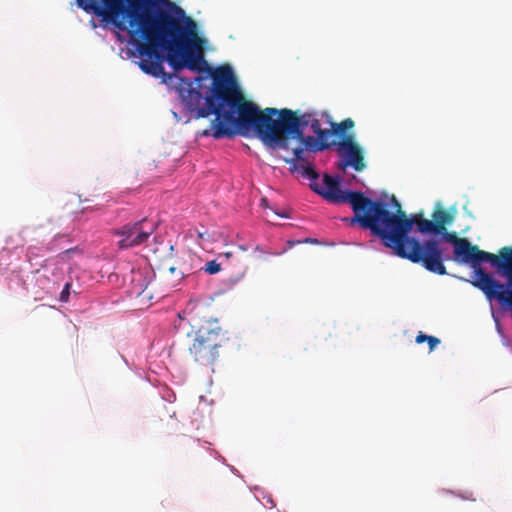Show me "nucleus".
I'll list each match as a JSON object with an SVG mask.
<instances>
[{
	"label": "nucleus",
	"mask_w": 512,
	"mask_h": 512,
	"mask_svg": "<svg viewBox=\"0 0 512 512\" xmlns=\"http://www.w3.org/2000/svg\"><path fill=\"white\" fill-rule=\"evenodd\" d=\"M98 209H99L98 207H91V206L83 207L82 213L91 212V211L98 210Z\"/></svg>",
	"instance_id": "obj_20"
},
{
	"label": "nucleus",
	"mask_w": 512,
	"mask_h": 512,
	"mask_svg": "<svg viewBox=\"0 0 512 512\" xmlns=\"http://www.w3.org/2000/svg\"><path fill=\"white\" fill-rule=\"evenodd\" d=\"M70 287H71L70 283H66L65 284L63 290L60 293V300L61 301H63V302H67L68 301L69 295H70V292H69Z\"/></svg>",
	"instance_id": "obj_19"
},
{
	"label": "nucleus",
	"mask_w": 512,
	"mask_h": 512,
	"mask_svg": "<svg viewBox=\"0 0 512 512\" xmlns=\"http://www.w3.org/2000/svg\"><path fill=\"white\" fill-rule=\"evenodd\" d=\"M323 116L326 117L327 123L331 127L329 129L331 132V136L336 135V136H340L343 138L346 136L345 132L347 130L352 129L355 125L354 121L351 118H346L343 121H341L340 123H334L328 114L325 113V114H323Z\"/></svg>",
	"instance_id": "obj_11"
},
{
	"label": "nucleus",
	"mask_w": 512,
	"mask_h": 512,
	"mask_svg": "<svg viewBox=\"0 0 512 512\" xmlns=\"http://www.w3.org/2000/svg\"><path fill=\"white\" fill-rule=\"evenodd\" d=\"M309 125L311 127V130L317 135L318 140H323V139L329 140V138L331 137L330 130L329 129H322L321 128V124H320V120L314 118V115H312V118H311V121H310Z\"/></svg>",
	"instance_id": "obj_14"
},
{
	"label": "nucleus",
	"mask_w": 512,
	"mask_h": 512,
	"mask_svg": "<svg viewBox=\"0 0 512 512\" xmlns=\"http://www.w3.org/2000/svg\"><path fill=\"white\" fill-rule=\"evenodd\" d=\"M443 239L453 245V260L457 263L469 264L473 269V281L481 279L480 272H486L482 267V262L490 263L496 268L503 260L504 255H508L512 251V246L503 247L498 254L480 250L477 245H473L466 238L458 237L455 232L443 231Z\"/></svg>",
	"instance_id": "obj_5"
},
{
	"label": "nucleus",
	"mask_w": 512,
	"mask_h": 512,
	"mask_svg": "<svg viewBox=\"0 0 512 512\" xmlns=\"http://www.w3.org/2000/svg\"><path fill=\"white\" fill-rule=\"evenodd\" d=\"M397 210L395 213L389 211L386 204L380 202L376 208L371 225V233L382 241L386 248L392 250L396 256L407 259L412 263L421 264L426 270L438 275H446L445 259L443 252L436 240L430 239L421 243L414 237H410L413 225H417L420 233H439L434 220L424 219L421 214L408 217L401 209L398 201L393 198Z\"/></svg>",
	"instance_id": "obj_3"
},
{
	"label": "nucleus",
	"mask_w": 512,
	"mask_h": 512,
	"mask_svg": "<svg viewBox=\"0 0 512 512\" xmlns=\"http://www.w3.org/2000/svg\"><path fill=\"white\" fill-rule=\"evenodd\" d=\"M203 270L209 274H216L221 270V266L215 260H212L206 263Z\"/></svg>",
	"instance_id": "obj_18"
},
{
	"label": "nucleus",
	"mask_w": 512,
	"mask_h": 512,
	"mask_svg": "<svg viewBox=\"0 0 512 512\" xmlns=\"http://www.w3.org/2000/svg\"><path fill=\"white\" fill-rule=\"evenodd\" d=\"M191 339L188 353L191 359L202 366H211L219 358L224 334L217 322H207L188 334Z\"/></svg>",
	"instance_id": "obj_6"
},
{
	"label": "nucleus",
	"mask_w": 512,
	"mask_h": 512,
	"mask_svg": "<svg viewBox=\"0 0 512 512\" xmlns=\"http://www.w3.org/2000/svg\"><path fill=\"white\" fill-rule=\"evenodd\" d=\"M206 233H202V232H197V238L199 240H204L206 238Z\"/></svg>",
	"instance_id": "obj_21"
},
{
	"label": "nucleus",
	"mask_w": 512,
	"mask_h": 512,
	"mask_svg": "<svg viewBox=\"0 0 512 512\" xmlns=\"http://www.w3.org/2000/svg\"><path fill=\"white\" fill-rule=\"evenodd\" d=\"M291 139L297 140L298 145L296 147H302L304 152L308 153V157H310L311 152L323 151L336 144L335 141L329 142L326 139L318 140V137L306 136L304 132L303 137H290Z\"/></svg>",
	"instance_id": "obj_10"
},
{
	"label": "nucleus",
	"mask_w": 512,
	"mask_h": 512,
	"mask_svg": "<svg viewBox=\"0 0 512 512\" xmlns=\"http://www.w3.org/2000/svg\"><path fill=\"white\" fill-rule=\"evenodd\" d=\"M132 283L134 285L133 293L141 295L145 292L148 282L142 271L132 272Z\"/></svg>",
	"instance_id": "obj_13"
},
{
	"label": "nucleus",
	"mask_w": 512,
	"mask_h": 512,
	"mask_svg": "<svg viewBox=\"0 0 512 512\" xmlns=\"http://www.w3.org/2000/svg\"><path fill=\"white\" fill-rule=\"evenodd\" d=\"M335 145L341 156V161L337 164L338 169L344 171L347 167H352L355 171L361 172L366 168L362 148L355 141L354 135L348 134Z\"/></svg>",
	"instance_id": "obj_8"
},
{
	"label": "nucleus",
	"mask_w": 512,
	"mask_h": 512,
	"mask_svg": "<svg viewBox=\"0 0 512 512\" xmlns=\"http://www.w3.org/2000/svg\"><path fill=\"white\" fill-rule=\"evenodd\" d=\"M283 160L290 164L292 172H301L302 176L312 182H318L319 175L312 166L308 153L304 152L302 147H294L291 149V157L283 158Z\"/></svg>",
	"instance_id": "obj_9"
},
{
	"label": "nucleus",
	"mask_w": 512,
	"mask_h": 512,
	"mask_svg": "<svg viewBox=\"0 0 512 512\" xmlns=\"http://www.w3.org/2000/svg\"><path fill=\"white\" fill-rule=\"evenodd\" d=\"M168 271L169 275L173 277L172 279H167V282L171 286H176L184 277V273L182 271H178L174 266H170Z\"/></svg>",
	"instance_id": "obj_17"
},
{
	"label": "nucleus",
	"mask_w": 512,
	"mask_h": 512,
	"mask_svg": "<svg viewBox=\"0 0 512 512\" xmlns=\"http://www.w3.org/2000/svg\"><path fill=\"white\" fill-rule=\"evenodd\" d=\"M72 240L71 238L69 237V235L67 234H59L57 235L52 241L51 243L49 244L50 245V249H54V248H59V249H64L66 252H69L71 251V248H65L64 246H60L58 243L59 242H68L70 243Z\"/></svg>",
	"instance_id": "obj_16"
},
{
	"label": "nucleus",
	"mask_w": 512,
	"mask_h": 512,
	"mask_svg": "<svg viewBox=\"0 0 512 512\" xmlns=\"http://www.w3.org/2000/svg\"><path fill=\"white\" fill-rule=\"evenodd\" d=\"M79 8L102 22L126 30L141 60L140 69L163 83L185 68L203 72L207 67L196 21L171 0H76Z\"/></svg>",
	"instance_id": "obj_1"
},
{
	"label": "nucleus",
	"mask_w": 512,
	"mask_h": 512,
	"mask_svg": "<svg viewBox=\"0 0 512 512\" xmlns=\"http://www.w3.org/2000/svg\"><path fill=\"white\" fill-rule=\"evenodd\" d=\"M212 95L206 99L216 115L213 137L233 138L254 129L270 149L289 150L290 137H303L310 124L311 113L300 116L290 109L266 108L263 111L245 99L230 67H221L212 74Z\"/></svg>",
	"instance_id": "obj_2"
},
{
	"label": "nucleus",
	"mask_w": 512,
	"mask_h": 512,
	"mask_svg": "<svg viewBox=\"0 0 512 512\" xmlns=\"http://www.w3.org/2000/svg\"><path fill=\"white\" fill-rule=\"evenodd\" d=\"M155 228L154 222L146 218L134 223H127L115 231V234L121 237L118 245L122 249L139 246L148 240Z\"/></svg>",
	"instance_id": "obj_7"
},
{
	"label": "nucleus",
	"mask_w": 512,
	"mask_h": 512,
	"mask_svg": "<svg viewBox=\"0 0 512 512\" xmlns=\"http://www.w3.org/2000/svg\"><path fill=\"white\" fill-rule=\"evenodd\" d=\"M261 202H262V204H263V205H266L267 200H266L265 198H263V199L261 200Z\"/></svg>",
	"instance_id": "obj_23"
},
{
	"label": "nucleus",
	"mask_w": 512,
	"mask_h": 512,
	"mask_svg": "<svg viewBox=\"0 0 512 512\" xmlns=\"http://www.w3.org/2000/svg\"><path fill=\"white\" fill-rule=\"evenodd\" d=\"M434 223L436 224L437 230L439 233L445 231V225L450 224L453 220V217L449 212L444 209H438L433 213Z\"/></svg>",
	"instance_id": "obj_12"
},
{
	"label": "nucleus",
	"mask_w": 512,
	"mask_h": 512,
	"mask_svg": "<svg viewBox=\"0 0 512 512\" xmlns=\"http://www.w3.org/2000/svg\"><path fill=\"white\" fill-rule=\"evenodd\" d=\"M415 342L417 344L427 342L429 346V351L431 352L440 344V339L435 336L426 335L422 332H419L418 335L416 336Z\"/></svg>",
	"instance_id": "obj_15"
},
{
	"label": "nucleus",
	"mask_w": 512,
	"mask_h": 512,
	"mask_svg": "<svg viewBox=\"0 0 512 512\" xmlns=\"http://www.w3.org/2000/svg\"><path fill=\"white\" fill-rule=\"evenodd\" d=\"M199 115H200L201 117H206V116H208V112H206L204 109H201V110L199 111Z\"/></svg>",
	"instance_id": "obj_22"
},
{
	"label": "nucleus",
	"mask_w": 512,
	"mask_h": 512,
	"mask_svg": "<svg viewBox=\"0 0 512 512\" xmlns=\"http://www.w3.org/2000/svg\"><path fill=\"white\" fill-rule=\"evenodd\" d=\"M310 187L333 204L349 203L354 212V217L349 220L350 224L358 223L363 229L369 230L371 225H368L367 220L373 221L380 201L372 200L360 191L341 190L339 180L328 174L324 175L321 183H310Z\"/></svg>",
	"instance_id": "obj_4"
}]
</instances>
